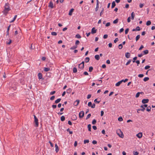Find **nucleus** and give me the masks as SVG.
<instances>
[{
  "mask_svg": "<svg viewBox=\"0 0 155 155\" xmlns=\"http://www.w3.org/2000/svg\"><path fill=\"white\" fill-rule=\"evenodd\" d=\"M9 5L8 3H6L4 6V9L3 12L4 14L5 15H6L8 12L11 10Z\"/></svg>",
  "mask_w": 155,
  "mask_h": 155,
  "instance_id": "obj_1",
  "label": "nucleus"
},
{
  "mask_svg": "<svg viewBox=\"0 0 155 155\" xmlns=\"http://www.w3.org/2000/svg\"><path fill=\"white\" fill-rule=\"evenodd\" d=\"M34 122L35 124V126L37 127L38 126V119L35 115H34Z\"/></svg>",
  "mask_w": 155,
  "mask_h": 155,
  "instance_id": "obj_2",
  "label": "nucleus"
},
{
  "mask_svg": "<svg viewBox=\"0 0 155 155\" xmlns=\"http://www.w3.org/2000/svg\"><path fill=\"white\" fill-rule=\"evenodd\" d=\"M116 133L118 136H124L123 133L120 129L117 130Z\"/></svg>",
  "mask_w": 155,
  "mask_h": 155,
  "instance_id": "obj_3",
  "label": "nucleus"
},
{
  "mask_svg": "<svg viewBox=\"0 0 155 155\" xmlns=\"http://www.w3.org/2000/svg\"><path fill=\"white\" fill-rule=\"evenodd\" d=\"M84 115V112L83 111H81L79 113V117L80 118H83Z\"/></svg>",
  "mask_w": 155,
  "mask_h": 155,
  "instance_id": "obj_4",
  "label": "nucleus"
},
{
  "mask_svg": "<svg viewBox=\"0 0 155 155\" xmlns=\"http://www.w3.org/2000/svg\"><path fill=\"white\" fill-rule=\"evenodd\" d=\"M97 30L95 29L94 27L92 28L91 29V33L92 34H93L96 33Z\"/></svg>",
  "mask_w": 155,
  "mask_h": 155,
  "instance_id": "obj_5",
  "label": "nucleus"
},
{
  "mask_svg": "<svg viewBox=\"0 0 155 155\" xmlns=\"http://www.w3.org/2000/svg\"><path fill=\"white\" fill-rule=\"evenodd\" d=\"M149 101L148 99H143L142 101V102L143 104H145L148 103Z\"/></svg>",
  "mask_w": 155,
  "mask_h": 155,
  "instance_id": "obj_6",
  "label": "nucleus"
},
{
  "mask_svg": "<svg viewBox=\"0 0 155 155\" xmlns=\"http://www.w3.org/2000/svg\"><path fill=\"white\" fill-rule=\"evenodd\" d=\"M79 102V100H77L75 101L74 103V105L75 106H77L78 105Z\"/></svg>",
  "mask_w": 155,
  "mask_h": 155,
  "instance_id": "obj_7",
  "label": "nucleus"
},
{
  "mask_svg": "<svg viewBox=\"0 0 155 155\" xmlns=\"http://www.w3.org/2000/svg\"><path fill=\"white\" fill-rule=\"evenodd\" d=\"M140 27L139 26H137L136 27V28L133 29L132 30L133 31H140Z\"/></svg>",
  "mask_w": 155,
  "mask_h": 155,
  "instance_id": "obj_8",
  "label": "nucleus"
},
{
  "mask_svg": "<svg viewBox=\"0 0 155 155\" xmlns=\"http://www.w3.org/2000/svg\"><path fill=\"white\" fill-rule=\"evenodd\" d=\"M84 65L81 64H79L78 65V68L79 69H83L84 68Z\"/></svg>",
  "mask_w": 155,
  "mask_h": 155,
  "instance_id": "obj_9",
  "label": "nucleus"
},
{
  "mask_svg": "<svg viewBox=\"0 0 155 155\" xmlns=\"http://www.w3.org/2000/svg\"><path fill=\"white\" fill-rule=\"evenodd\" d=\"M130 53L127 52L125 54V56L127 58H129L130 57Z\"/></svg>",
  "mask_w": 155,
  "mask_h": 155,
  "instance_id": "obj_10",
  "label": "nucleus"
},
{
  "mask_svg": "<svg viewBox=\"0 0 155 155\" xmlns=\"http://www.w3.org/2000/svg\"><path fill=\"white\" fill-rule=\"evenodd\" d=\"M74 10V9L73 8L71 9L70 10L69 12V13L68 14L69 15L71 16L72 14V13Z\"/></svg>",
  "mask_w": 155,
  "mask_h": 155,
  "instance_id": "obj_11",
  "label": "nucleus"
},
{
  "mask_svg": "<svg viewBox=\"0 0 155 155\" xmlns=\"http://www.w3.org/2000/svg\"><path fill=\"white\" fill-rule=\"evenodd\" d=\"M123 82V81H120L117 82L115 84L116 86H119L121 84V83Z\"/></svg>",
  "mask_w": 155,
  "mask_h": 155,
  "instance_id": "obj_12",
  "label": "nucleus"
},
{
  "mask_svg": "<svg viewBox=\"0 0 155 155\" xmlns=\"http://www.w3.org/2000/svg\"><path fill=\"white\" fill-rule=\"evenodd\" d=\"M48 6L51 8H53V4L51 1L49 2Z\"/></svg>",
  "mask_w": 155,
  "mask_h": 155,
  "instance_id": "obj_13",
  "label": "nucleus"
},
{
  "mask_svg": "<svg viewBox=\"0 0 155 155\" xmlns=\"http://www.w3.org/2000/svg\"><path fill=\"white\" fill-rule=\"evenodd\" d=\"M38 78L39 79H41L42 78V74L41 73H39L38 74Z\"/></svg>",
  "mask_w": 155,
  "mask_h": 155,
  "instance_id": "obj_14",
  "label": "nucleus"
},
{
  "mask_svg": "<svg viewBox=\"0 0 155 155\" xmlns=\"http://www.w3.org/2000/svg\"><path fill=\"white\" fill-rule=\"evenodd\" d=\"M115 6H116V3H115V1L113 2L112 3L111 8H114L115 7Z\"/></svg>",
  "mask_w": 155,
  "mask_h": 155,
  "instance_id": "obj_15",
  "label": "nucleus"
},
{
  "mask_svg": "<svg viewBox=\"0 0 155 155\" xmlns=\"http://www.w3.org/2000/svg\"><path fill=\"white\" fill-rule=\"evenodd\" d=\"M95 59L97 60H99L100 59V56L98 55H95L94 56Z\"/></svg>",
  "mask_w": 155,
  "mask_h": 155,
  "instance_id": "obj_16",
  "label": "nucleus"
},
{
  "mask_svg": "<svg viewBox=\"0 0 155 155\" xmlns=\"http://www.w3.org/2000/svg\"><path fill=\"white\" fill-rule=\"evenodd\" d=\"M131 19L134 20V17L135 16L134 13V12H133L131 14Z\"/></svg>",
  "mask_w": 155,
  "mask_h": 155,
  "instance_id": "obj_17",
  "label": "nucleus"
},
{
  "mask_svg": "<svg viewBox=\"0 0 155 155\" xmlns=\"http://www.w3.org/2000/svg\"><path fill=\"white\" fill-rule=\"evenodd\" d=\"M87 128H88V130L89 131H91V125L90 124H89L87 126Z\"/></svg>",
  "mask_w": 155,
  "mask_h": 155,
  "instance_id": "obj_18",
  "label": "nucleus"
},
{
  "mask_svg": "<svg viewBox=\"0 0 155 155\" xmlns=\"http://www.w3.org/2000/svg\"><path fill=\"white\" fill-rule=\"evenodd\" d=\"M140 107L141 108V109H141V110L142 111H144L145 109V108L144 107V106H143V105H141L140 106Z\"/></svg>",
  "mask_w": 155,
  "mask_h": 155,
  "instance_id": "obj_19",
  "label": "nucleus"
},
{
  "mask_svg": "<svg viewBox=\"0 0 155 155\" xmlns=\"http://www.w3.org/2000/svg\"><path fill=\"white\" fill-rule=\"evenodd\" d=\"M71 88H69L67 90V93L68 94H69L71 92Z\"/></svg>",
  "mask_w": 155,
  "mask_h": 155,
  "instance_id": "obj_20",
  "label": "nucleus"
},
{
  "mask_svg": "<svg viewBox=\"0 0 155 155\" xmlns=\"http://www.w3.org/2000/svg\"><path fill=\"white\" fill-rule=\"evenodd\" d=\"M149 79V78L148 77H146L144 78L143 80L144 81L146 82L148 81Z\"/></svg>",
  "mask_w": 155,
  "mask_h": 155,
  "instance_id": "obj_21",
  "label": "nucleus"
},
{
  "mask_svg": "<svg viewBox=\"0 0 155 155\" xmlns=\"http://www.w3.org/2000/svg\"><path fill=\"white\" fill-rule=\"evenodd\" d=\"M93 68L92 67H90L89 68V71L91 72L93 70Z\"/></svg>",
  "mask_w": 155,
  "mask_h": 155,
  "instance_id": "obj_22",
  "label": "nucleus"
},
{
  "mask_svg": "<svg viewBox=\"0 0 155 155\" xmlns=\"http://www.w3.org/2000/svg\"><path fill=\"white\" fill-rule=\"evenodd\" d=\"M73 71L74 73H76L77 72V69L76 68L74 67L73 68Z\"/></svg>",
  "mask_w": 155,
  "mask_h": 155,
  "instance_id": "obj_23",
  "label": "nucleus"
},
{
  "mask_svg": "<svg viewBox=\"0 0 155 155\" xmlns=\"http://www.w3.org/2000/svg\"><path fill=\"white\" fill-rule=\"evenodd\" d=\"M140 37V35H137L136 37V41H137L139 40Z\"/></svg>",
  "mask_w": 155,
  "mask_h": 155,
  "instance_id": "obj_24",
  "label": "nucleus"
},
{
  "mask_svg": "<svg viewBox=\"0 0 155 155\" xmlns=\"http://www.w3.org/2000/svg\"><path fill=\"white\" fill-rule=\"evenodd\" d=\"M77 47H78L77 45L74 46H73L70 48V49L71 50H74L76 48H77Z\"/></svg>",
  "mask_w": 155,
  "mask_h": 155,
  "instance_id": "obj_25",
  "label": "nucleus"
},
{
  "mask_svg": "<svg viewBox=\"0 0 155 155\" xmlns=\"http://www.w3.org/2000/svg\"><path fill=\"white\" fill-rule=\"evenodd\" d=\"M17 16V15H15L13 18V19L11 21H10V23L13 22L16 19Z\"/></svg>",
  "mask_w": 155,
  "mask_h": 155,
  "instance_id": "obj_26",
  "label": "nucleus"
},
{
  "mask_svg": "<svg viewBox=\"0 0 155 155\" xmlns=\"http://www.w3.org/2000/svg\"><path fill=\"white\" fill-rule=\"evenodd\" d=\"M50 70V68H45L44 69V71L46 72L49 71Z\"/></svg>",
  "mask_w": 155,
  "mask_h": 155,
  "instance_id": "obj_27",
  "label": "nucleus"
},
{
  "mask_svg": "<svg viewBox=\"0 0 155 155\" xmlns=\"http://www.w3.org/2000/svg\"><path fill=\"white\" fill-rule=\"evenodd\" d=\"M89 60H90V58L88 57H86L85 59V62H86V63L88 62L89 61Z\"/></svg>",
  "mask_w": 155,
  "mask_h": 155,
  "instance_id": "obj_28",
  "label": "nucleus"
},
{
  "mask_svg": "<svg viewBox=\"0 0 155 155\" xmlns=\"http://www.w3.org/2000/svg\"><path fill=\"white\" fill-rule=\"evenodd\" d=\"M151 107L150 106L148 107L147 109H146V110H147V111H148V112H149V111H150V110H151Z\"/></svg>",
  "mask_w": 155,
  "mask_h": 155,
  "instance_id": "obj_29",
  "label": "nucleus"
},
{
  "mask_svg": "<svg viewBox=\"0 0 155 155\" xmlns=\"http://www.w3.org/2000/svg\"><path fill=\"white\" fill-rule=\"evenodd\" d=\"M65 120V117L64 116H62L61 117V121H64Z\"/></svg>",
  "mask_w": 155,
  "mask_h": 155,
  "instance_id": "obj_30",
  "label": "nucleus"
},
{
  "mask_svg": "<svg viewBox=\"0 0 155 155\" xmlns=\"http://www.w3.org/2000/svg\"><path fill=\"white\" fill-rule=\"evenodd\" d=\"M75 37L78 38H81V37L79 34H78L76 35Z\"/></svg>",
  "mask_w": 155,
  "mask_h": 155,
  "instance_id": "obj_31",
  "label": "nucleus"
},
{
  "mask_svg": "<svg viewBox=\"0 0 155 155\" xmlns=\"http://www.w3.org/2000/svg\"><path fill=\"white\" fill-rule=\"evenodd\" d=\"M143 52L144 54H147L148 53L149 51L148 50H146L143 51Z\"/></svg>",
  "mask_w": 155,
  "mask_h": 155,
  "instance_id": "obj_32",
  "label": "nucleus"
},
{
  "mask_svg": "<svg viewBox=\"0 0 155 155\" xmlns=\"http://www.w3.org/2000/svg\"><path fill=\"white\" fill-rule=\"evenodd\" d=\"M151 24V22L150 21H147L146 23V25L147 26H149Z\"/></svg>",
  "mask_w": 155,
  "mask_h": 155,
  "instance_id": "obj_33",
  "label": "nucleus"
},
{
  "mask_svg": "<svg viewBox=\"0 0 155 155\" xmlns=\"http://www.w3.org/2000/svg\"><path fill=\"white\" fill-rule=\"evenodd\" d=\"M55 147L56 148L55 150L57 152H58V146L57 144H55Z\"/></svg>",
  "mask_w": 155,
  "mask_h": 155,
  "instance_id": "obj_34",
  "label": "nucleus"
},
{
  "mask_svg": "<svg viewBox=\"0 0 155 155\" xmlns=\"http://www.w3.org/2000/svg\"><path fill=\"white\" fill-rule=\"evenodd\" d=\"M118 21V18H117L113 21V23L114 24H116V23H117Z\"/></svg>",
  "mask_w": 155,
  "mask_h": 155,
  "instance_id": "obj_35",
  "label": "nucleus"
},
{
  "mask_svg": "<svg viewBox=\"0 0 155 155\" xmlns=\"http://www.w3.org/2000/svg\"><path fill=\"white\" fill-rule=\"evenodd\" d=\"M118 48L119 49H121L123 48L122 44H121L119 45Z\"/></svg>",
  "mask_w": 155,
  "mask_h": 155,
  "instance_id": "obj_36",
  "label": "nucleus"
},
{
  "mask_svg": "<svg viewBox=\"0 0 155 155\" xmlns=\"http://www.w3.org/2000/svg\"><path fill=\"white\" fill-rule=\"evenodd\" d=\"M131 61H132L131 59L129 60H128V61L127 62L126 64V65H128V64H130V63L131 62Z\"/></svg>",
  "mask_w": 155,
  "mask_h": 155,
  "instance_id": "obj_37",
  "label": "nucleus"
},
{
  "mask_svg": "<svg viewBox=\"0 0 155 155\" xmlns=\"http://www.w3.org/2000/svg\"><path fill=\"white\" fill-rule=\"evenodd\" d=\"M72 118L73 119V120H75L77 119L76 116L75 115H73Z\"/></svg>",
  "mask_w": 155,
  "mask_h": 155,
  "instance_id": "obj_38",
  "label": "nucleus"
},
{
  "mask_svg": "<svg viewBox=\"0 0 155 155\" xmlns=\"http://www.w3.org/2000/svg\"><path fill=\"white\" fill-rule=\"evenodd\" d=\"M89 141L88 140H84V144H86V143H89Z\"/></svg>",
  "mask_w": 155,
  "mask_h": 155,
  "instance_id": "obj_39",
  "label": "nucleus"
},
{
  "mask_svg": "<svg viewBox=\"0 0 155 155\" xmlns=\"http://www.w3.org/2000/svg\"><path fill=\"white\" fill-rule=\"evenodd\" d=\"M96 120L95 119H94L92 121V124H95L96 123Z\"/></svg>",
  "mask_w": 155,
  "mask_h": 155,
  "instance_id": "obj_40",
  "label": "nucleus"
},
{
  "mask_svg": "<svg viewBox=\"0 0 155 155\" xmlns=\"http://www.w3.org/2000/svg\"><path fill=\"white\" fill-rule=\"evenodd\" d=\"M51 34L55 36L57 35V33L53 31L51 32Z\"/></svg>",
  "mask_w": 155,
  "mask_h": 155,
  "instance_id": "obj_41",
  "label": "nucleus"
},
{
  "mask_svg": "<svg viewBox=\"0 0 155 155\" xmlns=\"http://www.w3.org/2000/svg\"><path fill=\"white\" fill-rule=\"evenodd\" d=\"M140 94V92H137L135 95V97L136 98H137V97H139V96Z\"/></svg>",
  "mask_w": 155,
  "mask_h": 155,
  "instance_id": "obj_42",
  "label": "nucleus"
},
{
  "mask_svg": "<svg viewBox=\"0 0 155 155\" xmlns=\"http://www.w3.org/2000/svg\"><path fill=\"white\" fill-rule=\"evenodd\" d=\"M118 120L119 121H121L123 120V119L122 117H120L118 118Z\"/></svg>",
  "mask_w": 155,
  "mask_h": 155,
  "instance_id": "obj_43",
  "label": "nucleus"
},
{
  "mask_svg": "<svg viewBox=\"0 0 155 155\" xmlns=\"http://www.w3.org/2000/svg\"><path fill=\"white\" fill-rule=\"evenodd\" d=\"M137 57H134L133 59V62L134 63L135 62V60H136L137 59Z\"/></svg>",
  "mask_w": 155,
  "mask_h": 155,
  "instance_id": "obj_44",
  "label": "nucleus"
},
{
  "mask_svg": "<svg viewBox=\"0 0 155 155\" xmlns=\"http://www.w3.org/2000/svg\"><path fill=\"white\" fill-rule=\"evenodd\" d=\"M67 131L68 132H69V133L70 134H72L73 133V132L72 131H71L70 130V129L69 128H68L67 129Z\"/></svg>",
  "mask_w": 155,
  "mask_h": 155,
  "instance_id": "obj_45",
  "label": "nucleus"
},
{
  "mask_svg": "<svg viewBox=\"0 0 155 155\" xmlns=\"http://www.w3.org/2000/svg\"><path fill=\"white\" fill-rule=\"evenodd\" d=\"M150 68V66L149 65H147L145 67L144 69L145 70H147L149 68Z\"/></svg>",
  "mask_w": 155,
  "mask_h": 155,
  "instance_id": "obj_46",
  "label": "nucleus"
},
{
  "mask_svg": "<svg viewBox=\"0 0 155 155\" xmlns=\"http://www.w3.org/2000/svg\"><path fill=\"white\" fill-rule=\"evenodd\" d=\"M91 116V114H88L86 117V119L87 120L88 119H89L90 117Z\"/></svg>",
  "mask_w": 155,
  "mask_h": 155,
  "instance_id": "obj_47",
  "label": "nucleus"
},
{
  "mask_svg": "<svg viewBox=\"0 0 155 155\" xmlns=\"http://www.w3.org/2000/svg\"><path fill=\"white\" fill-rule=\"evenodd\" d=\"M129 30V29L128 28H127L125 30V34H127Z\"/></svg>",
  "mask_w": 155,
  "mask_h": 155,
  "instance_id": "obj_48",
  "label": "nucleus"
},
{
  "mask_svg": "<svg viewBox=\"0 0 155 155\" xmlns=\"http://www.w3.org/2000/svg\"><path fill=\"white\" fill-rule=\"evenodd\" d=\"M144 75L143 74H140L138 75V77L139 78H142L143 77Z\"/></svg>",
  "mask_w": 155,
  "mask_h": 155,
  "instance_id": "obj_49",
  "label": "nucleus"
},
{
  "mask_svg": "<svg viewBox=\"0 0 155 155\" xmlns=\"http://www.w3.org/2000/svg\"><path fill=\"white\" fill-rule=\"evenodd\" d=\"M80 43V41L78 40H77L76 41L75 43V44L76 45H78Z\"/></svg>",
  "mask_w": 155,
  "mask_h": 155,
  "instance_id": "obj_50",
  "label": "nucleus"
},
{
  "mask_svg": "<svg viewBox=\"0 0 155 155\" xmlns=\"http://www.w3.org/2000/svg\"><path fill=\"white\" fill-rule=\"evenodd\" d=\"M12 42V40L11 39H9V41L8 42H6V43L7 44V45H10L11 44V43Z\"/></svg>",
  "mask_w": 155,
  "mask_h": 155,
  "instance_id": "obj_51",
  "label": "nucleus"
},
{
  "mask_svg": "<svg viewBox=\"0 0 155 155\" xmlns=\"http://www.w3.org/2000/svg\"><path fill=\"white\" fill-rule=\"evenodd\" d=\"M92 103L91 102H88V106L89 107H91V106H92Z\"/></svg>",
  "mask_w": 155,
  "mask_h": 155,
  "instance_id": "obj_52",
  "label": "nucleus"
},
{
  "mask_svg": "<svg viewBox=\"0 0 155 155\" xmlns=\"http://www.w3.org/2000/svg\"><path fill=\"white\" fill-rule=\"evenodd\" d=\"M119 40L118 38H116L114 40V43H116Z\"/></svg>",
  "mask_w": 155,
  "mask_h": 155,
  "instance_id": "obj_53",
  "label": "nucleus"
},
{
  "mask_svg": "<svg viewBox=\"0 0 155 155\" xmlns=\"http://www.w3.org/2000/svg\"><path fill=\"white\" fill-rule=\"evenodd\" d=\"M142 133L141 132H140L139 133L136 134V136H142Z\"/></svg>",
  "mask_w": 155,
  "mask_h": 155,
  "instance_id": "obj_54",
  "label": "nucleus"
},
{
  "mask_svg": "<svg viewBox=\"0 0 155 155\" xmlns=\"http://www.w3.org/2000/svg\"><path fill=\"white\" fill-rule=\"evenodd\" d=\"M133 154L134 155H138L139 154V153L137 151L136 152L134 151Z\"/></svg>",
  "mask_w": 155,
  "mask_h": 155,
  "instance_id": "obj_55",
  "label": "nucleus"
},
{
  "mask_svg": "<svg viewBox=\"0 0 155 155\" xmlns=\"http://www.w3.org/2000/svg\"><path fill=\"white\" fill-rule=\"evenodd\" d=\"M55 98V96H53L50 97V99L51 100H53Z\"/></svg>",
  "mask_w": 155,
  "mask_h": 155,
  "instance_id": "obj_56",
  "label": "nucleus"
},
{
  "mask_svg": "<svg viewBox=\"0 0 155 155\" xmlns=\"http://www.w3.org/2000/svg\"><path fill=\"white\" fill-rule=\"evenodd\" d=\"M97 100V99H95L94 100V102L95 103H99L100 102V101H98Z\"/></svg>",
  "mask_w": 155,
  "mask_h": 155,
  "instance_id": "obj_57",
  "label": "nucleus"
},
{
  "mask_svg": "<svg viewBox=\"0 0 155 155\" xmlns=\"http://www.w3.org/2000/svg\"><path fill=\"white\" fill-rule=\"evenodd\" d=\"M110 25V22H108L106 24L105 26L106 27H108Z\"/></svg>",
  "mask_w": 155,
  "mask_h": 155,
  "instance_id": "obj_58",
  "label": "nucleus"
},
{
  "mask_svg": "<svg viewBox=\"0 0 155 155\" xmlns=\"http://www.w3.org/2000/svg\"><path fill=\"white\" fill-rule=\"evenodd\" d=\"M107 37H108V35L107 34H106V35H104L103 38L104 39H106V38H107Z\"/></svg>",
  "mask_w": 155,
  "mask_h": 155,
  "instance_id": "obj_59",
  "label": "nucleus"
},
{
  "mask_svg": "<svg viewBox=\"0 0 155 155\" xmlns=\"http://www.w3.org/2000/svg\"><path fill=\"white\" fill-rule=\"evenodd\" d=\"M11 89L12 90H15L17 88L16 87H11Z\"/></svg>",
  "mask_w": 155,
  "mask_h": 155,
  "instance_id": "obj_60",
  "label": "nucleus"
},
{
  "mask_svg": "<svg viewBox=\"0 0 155 155\" xmlns=\"http://www.w3.org/2000/svg\"><path fill=\"white\" fill-rule=\"evenodd\" d=\"M92 143L93 144H97V141L95 140H94L92 141Z\"/></svg>",
  "mask_w": 155,
  "mask_h": 155,
  "instance_id": "obj_61",
  "label": "nucleus"
},
{
  "mask_svg": "<svg viewBox=\"0 0 155 155\" xmlns=\"http://www.w3.org/2000/svg\"><path fill=\"white\" fill-rule=\"evenodd\" d=\"M124 31V29L123 28H121L120 29V30L119 31V32L120 33H121V32H123Z\"/></svg>",
  "mask_w": 155,
  "mask_h": 155,
  "instance_id": "obj_62",
  "label": "nucleus"
},
{
  "mask_svg": "<svg viewBox=\"0 0 155 155\" xmlns=\"http://www.w3.org/2000/svg\"><path fill=\"white\" fill-rule=\"evenodd\" d=\"M144 48V46L143 45H141V46L140 47V48L139 49V50H142V48Z\"/></svg>",
  "mask_w": 155,
  "mask_h": 155,
  "instance_id": "obj_63",
  "label": "nucleus"
},
{
  "mask_svg": "<svg viewBox=\"0 0 155 155\" xmlns=\"http://www.w3.org/2000/svg\"><path fill=\"white\" fill-rule=\"evenodd\" d=\"M95 107V104L94 103L93 104L92 106H91V107L93 108H94Z\"/></svg>",
  "mask_w": 155,
  "mask_h": 155,
  "instance_id": "obj_64",
  "label": "nucleus"
}]
</instances>
